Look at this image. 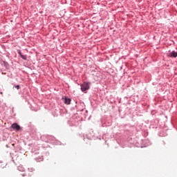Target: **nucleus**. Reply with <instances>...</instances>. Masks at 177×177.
Listing matches in <instances>:
<instances>
[{
  "mask_svg": "<svg viewBox=\"0 0 177 177\" xmlns=\"http://www.w3.org/2000/svg\"><path fill=\"white\" fill-rule=\"evenodd\" d=\"M35 154H38V152L33 153V156H35Z\"/></svg>",
  "mask_w": 177,
  "mask_h": 177,
  "instance_id": "obj_13",
  "label": "nucleus"
},
{
  "mask_svg": "<svg viewBox=\"0 0 177 177\" xmlns=\"http://www.w3.org/2000/svg\"><path fill=\"white\" fill-rule=\"evenodd\" d=\"M1 64L3 66L6 68H9V64L6 61H1Z\"/></svg>",
  "mask_w": 177,
  "mask_h": 177,
  "instance_id": "obj_7",
  "label": "nucleus"
},
{
  "mask_svg": "<svg viewBox=\"0 0 177 177\" xmlns=\"http://www.w3.org/2000/svg\"><path fill=\"white\" fill-rule=\"evenodd\" d=\"M15 88H16V89L19 90V89H20V85H15Z\"/></svg>",
  "mask_w": 177,
  "mask_h": 177,
  "instance_id": "obj_12",
  "label": "nucleus"
},
{
  "mask_svg": "<svg viewBox=\"0 0 177 177\" xmlns=\"http://www.w3.org/2000/svg\"><path fill=\"white\" fill-rule=\"evenodd\" d=\"M62 99H64V103L65 104H71V99L66 97V96L64 97H63Z\"/></svg>",
  "mask_w": 177,
  "mask_h": 177,
  "instance_id": "obj_6",
  "label": "nucleus"
},
{
  "mask_svg": "<svg viewBox=\"0 0 177 177\" xmlns=\"http://www.w3.org/2000/svg\"><path fill=\"white\" fill-rule=\"evenodd\" d=\"M41 139L46 143H53L56 138H55L53 136L44 135L41 137Z\"/></svg>",
  "mask_w": 177,
  "mask_h": 177,
  "instance_id": "obj_1",
  "label": "nucleus"
},
{
  "mask_svg": "<svg viewBox=\"0 0 177 177\" xmlns=\"http://www.w3.org/2000/svg\"><path fill=\"white\" fill-rule=\"evenodd\" d=\"M35 157V160L36 161V162H41L42 161H44V156L42 155H39V156L37 157Z\"/></svg>",
  "mask_w": 177,
  "mask_h": 177,
  "instance_id": "obj_4",
  "label": "nucleus"
},
{
  "mask_svg": "<svg viewBox=\"0 0 177 177\" xmlns=\"http://www.w3.org/2000/svg\"><path fill=\"white\" fill-rule=\"evenodd\" d=\"M91 82H84L80 85L82 92H85L91 88Z\"/></svg>",
  "mask_w": 177,
  "mask_h": 177,
  "instance_id": "obj_2",
  "label": "nucleus"
},
{
  "mask_svg": "<svg viewBox=\"0 0 177 177\" xmlns=\"http://www.w3.org/2000/svg\"><path fill=\"white\" fill-rule=\"evenodd\" d=\"M17 53L19 55L20 57L21 56V55H23L21 53V50H17Z\"/></svg>",
  "mask_w": 177,
  "mask_h": 177,
  "instance_id": "obj_11",
  "label": "nucleus"
},
{
  "mask_svg": "<svg viewBox=\"0 0 177 177\" xmlns=\"http://www.w3.org/2000/svg\"><path fill=\"white\" fill-rule=\"evenodd\" d=\"M18 169H19L21 172H24V167H23L22 166H19V167H18Z\"/></svg>",
  "mask_w": 177,
  "mask_h": 177,
  "instance_id": "obj_8",
  "label": "nucleus"
},
{
  "mask_svg": "<svg viewBox=\"0 0 177 177\" xmlns=\"http://www.w3.org/2000/svg\"><path fill=\"white\" fill-rule=\"evenodd\" d=\"M11 128L12 129H14V131H16L17 132H19V131H20V129H21V127L17 123H13L11 125Z\"/></svg>",
  "mask_w": 177,
  "mask_h": 177,
  "instance_id": "obj_3",
  "label": "nucleus"
},
{
  "mask_svg": "<svg viewBox=\"0 0 177 177\" xmlns=\"http://www.w3.org/2000/svg\"><path fill=\"white\" fill-rule=\"evenodd\" d=\"M22 176H25V175H24V174H22Z\"/></svg>",
  "mask_w": 177,
  "mask_h": 177,
  "instance_id": "obj_14",
  "label": "nucleus"
},
{
  "mask_svg": "<svg viewBox=\"0 0 177 177\" xmlns=\"http://www.w3.org/2000/svg\"><path fill=\"white\" fill-rule=\"evenodd\" d=\"M168 57H177V52L172 50L170 53L167 55Z\"/></svg>",
  "mask_w": 177,
  "mask_h": 177,
  "instance_id": "obj_5",
  "label": "nucleus"
},
{
  "mask_svg": "<svg viewBox=\"0 0 177 177\" xmlns=\"http://www.w3.org/2000/svg\"><path fill=\"white\" fill-rule=\"evenodd\" d=\"M20 57H21L23 60H27V55H21Z\"/></svg>",
  "mask_w": 177,
  "mask_h": 177,
  "instance_id": "obj_9",
  "label": "nucleus"
},
{
  "mask_svg": "<svg viewBox=\"0 0 177 177\" xmlns=\"http://www.w3.org/2000/svg\"><path fill=\"white\" fill-rule=\"evenodd\" d=\"M29 172H34V171H35V169H34V167H29L28 168Z\"/></svg>",
  "mask_w": 177,
  "mask_h": 177,
  "instance_id": "obj_10",
  "label": "nucleus"
}]
</instances>
